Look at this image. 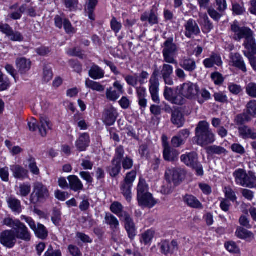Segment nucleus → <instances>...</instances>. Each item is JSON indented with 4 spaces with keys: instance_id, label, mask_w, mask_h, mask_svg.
Instances as JSON below:
<instances>
[{
    "instance_id": "obj_30",
    "label": "nucleus",
    "mask_w": 256,
    "mask_h": 256,
    "mask_svg": "<svg viewBox=\"0 0 256 256\" xmlns=\"http://www.w3.org/2000/svg\"><path fill=\"white\" fill-rule=\"evenodd\" d=\"M121 169V163L112 160V165L107 167L106 170L112 177L114 178L120 173Z\"/></svg>"
},
{
    "instance_id": "obj_27",
    "label": "nucleus",
    "mask_w": 256,
    "mask_h": 256,
    "mask_svg": "<svg viewBox=\"0 0 256 256\" xmlns=\"http://www.w3.org/2000/svg\"><path fill=\"white\" fill-rule=\"evenodd\" d=\"M222 62L220 56L212 54L210 58H206L204 61V64L206 68H211L216 64L218 66L222 65Z\"/></svg>"
},
{
    "instance_id": "obj_19",
    "label": "nucleus",
    "mask_w": 256,
    "mask_h": 256,
    "mask_svg": "<svg viewBox=\"0 0 256 256\" xmlns=\"http://www.w3.org/2000/svg\"><path fill=\"white\" fill-rule=\"evenodd\" d=\"M240 136L244 140L250 138L256 140V132L247 126H242L238 128Z\"/></svg>"
},
{
    "instance_id": "obj_59",
    "label": "nucleus",
    "mask_w": 256,
    "mask_h": 256,
    "mask_svg": "<svg viewBox=\"0 0 256 256\" xmlns=\"http://www.w3.org/2000/svg\"><path fill=\"white\" fill-rule=\"evenodd\" d=\"M110 26L112 30L116 33L118 32L122 28L121 23L118 22L115 17L112 18L110 22Z\"/></svg>"
},
{
    "instance_id": "obj_21",
    "label": "nucleus",
    "mask_w": 256,
    "mask_h": 256,
    "mask_svg": "<svg viewBox=\"0 0 256 256\" xmlns=\"http://www.w3.org/2000/svg\"><path fill=\"white\" fill-rule=\"evenodd\" d=\"M16 66L21 74H26L31 67V62L24 58H18L16 60Z\"/></svg>"
},
{
    "instance_id": "obj_24",
    "label": "nucleus",
    "mask_w": 256,
    "mask_h": 256,
    "mask_svg": "<svg viewBox=\"0 0 256 256\" xmlns=\"http://www.w3.org/2000/svg\"><path fill=\"white\" fill-rule=\"evenodd\" d=\"M70 190L74 192H80L84 189L82 182L76 176H70L68 177Z\"/></svg>"
},
{
    "instance_id": "obj_54",
    "label": "nucleus",
    "mask_w": 256,
    "mask_h": 256,
    "mask_svg": "<svg viewBox=\"0 0 256 256\" xmlns=\"http://www.w3.org/2000/svg\"><path fill=\"white\" fill-rule=\"evenodd\" d=\"M214 97L216 101L221 103H226L228 102L226 95L223 92H215Z\"/></svg>"
},
{
    "instance_id": "obj_61",
    "label": "nucleus",
    "mask_w": 256,
    "mask_h": 256,
    "mask_svg": "<svg viewBox=\"0 0 256 256\" xmlns=\"http://www.w3.org/2000/svg\"><path fill=\"white\" fill-rule=\"evenodd\" d=\"M19 221V220L16 219L14 220L12 218L7 217L3 220L2 223V225L14 228V227L16 225V223H17V222Z\"/></svg>"
},
{
    "instance_id": "obj_46",
    "label": "nucleus",
    "mask_w": 256,
    "mask_h": 256,
    "mask_svg": "<svg viewBox=\"0 0 256 256\" xmlns=\"http://www.w3.org/2000/svg\"><path fill=\"white\" fill-rule=\"evenodd\" d=\"M110 209L112 212L118 216L120 218L123 212H126L122 211L123 206L122 204L117 202H114L112 204Z\"/></svg>"
},
{
    "instance_id": "obj_39",
    "label": "nucleus",
    "mask_w": 256,
    "mask_h": 256,
    "mask_svg": "<svg viewBox=\"0 0 256 256\" xmlns=\"http://www.w3.org/2000/svg\"><path fill=\"white\" fill-rule=\"evenodd\" d=\"M234 176L236 178V182L238 184L242 186L244 182V178H246V172L243 169H238L234 172Z\"/></svg>"
},
{
    "instance_id": "obj_13",
    "label": "nucleus",
    "mask_w": 256,
    "mask_h": 256,
    "mask_svg": "<svg viewBox=\"0 0 256 256\" xmlns=\"http://www.w3.org/2000/svg\"><path fill=\"white\" fill-rule=\"evenodd\" d=\"M118 115L116 109L111 106L105 109L103 115V122L106 126H112L116 122Z\"/></svg>"
},
{
    "instance_id": "obj_4",
    "label": "nucleus",
    "mask_w": 256,
    "mask_h": 256,
    "mask_svg": "<svg viewBox=\"0 0 256 256\" xmlns=\"http://www.w3.org/2000/svg\"><path fill=\"white\" fill-rule=\"evenodd\" d=\"M136 176V171L132 170L126 174L124 181L120 184V189L122 193L128 202H130L132 200L131 189Z\"/></svg>"
},
{
    "instance_id": "obj_11",
    "label": "nucleus",
    "mask_w": 256,
    "mask_h": 256,
    "mask_svg": "<svg viewBox=\"0 0 256 256\" xmlns=\"http://www.w3.org/2000/svg\"><path fill=\"white\" fill-rule=\"evenodd\" d=\"M114 88L110 87L107 88L106 92V98L110 101L116 102L120 98V94L124 92L123 86L120 82L116 81L114 82Z\"/></svg>"
},
{
    "instance_id": "obj_17",
    "label": "nucleus",
    "mask_w": 256,
    "mask_h": 256,
    "mask_svg": "<svg viewBox=\"0 0 256 256\" xmlns=\"http://www.w3.org/2000/svg\"><path fill=\"white\" fill-rule=\"evenodd\" d=\"M138 204L141 206L152 208L156 204L150 193H148L137 196Z\"/></svg>"
},
{
    "instance_id": "obj_9",
    "label": "nucleus",
    "mask_w": 256,
    "mask_h": 256,
    "mask_svg": "<svg viewBox=\"0 0 256 256\" xmlns=\"http://www.w3.org/2000/svg\"><path fill=\"white\" fill-rule=\"evenodd\" d=\"M16 224V225L12 230L16 238L25 242L30 241L31 235L26 226L20 220L17 222Z\"/></svg>"
},
{
    "instance_id": "obj_6",
    "label": "nucleus",
    "mask_w": 256,
    "mask_h": 256,
    "mask_svg": "<svg viewBox=\"0 0 256 256\" xmlns=\"http://www.w3.org/2000/svg\"><path fill=\"white\" fill-rule=\"evenodd\" d=\"M185 172L180 168H167L165 172V177L169 182H172L174 186L179 185L184 179Z\"/></svg>"
},
{
    "instance_id": "obj_49",
    "label": "nucleus",
    "mask_w": 256,
    "mask_h": 256,
    "mask_svg": "<svg viewBox=\"0 0 256 256\" xmlns=\"http://www.w3.org/2000/svg\"><path fill=\"white\" fill-rule=\"evenodd\" d=\"M124 148L122 146H120L116 148V154L112 159L114 162H118L121 163L122 158H124Z\"/></svg>"
},
{
    "instance_id": "obj_14",
    "label": "nucleus",
    "mask_w": 256,
    "mask_h": 256,
    "mask_svg": "<svg viewBox=\"0 0 256 256\" xmlns=\"http://www.w3.org/2000/svg\"><path fill=\"white\" fill-rule=\"evenodd\" d=\"M173 67L169 64H164L161 67L160 74L166 84L172 86L174 84L172 78Z\"/></svg>"
},
{
    "instance_id": "obj_34",
    "label": "nucleus",
    "mask_w": 256,
    "mask_h": 256,
    "mask_svg": "<svg viewBox=\"0 0 256 256\" xmlns=\"http://www.w3.org/2000/svg\"><path fill=\"white\" fill-rule=\"evenodd\" d=\"M86 88L98 92H102L104 90V87L100 83L86 78Z\"/></svg>"
},
{
    "instance_id": "obj_47",
    "label": "nucleus",
    "mask_w": 256,
    "mask_h": 256,
    "mask_svg": "<svg viewBox=\"0 0 256 256\" xmlns=\"http://www.w3.org/2000/svg\"><path fill=\"white\" fill-rule=\"evenodd\" d=\"M30 185L24 183L20 186L18 194L22 197H26L30 194Z\"/></svg>"
},
{
    "instance_id": "obj_25",
    "label": "nucleus",
    "mask_w": 256,
    "mask_h": 256,
    "mask_svg": "<svg viewBox=\"0 0 256 256\" xmlns=\"http://www.w3.org/2000/svg\"><path fill=\"white\" fill-rule=\"evenodd\" d=\"M180 96L186 99L192 98V82H187L184 83L180 86L179 90Z\"/></svg>"
},
{
    "instance_id": "obj_38",
    "label": "nucleus",
    "mask_w": 256,
    "mask_h": 256,
    "mask_svg": "<svg viewBox=\"0 0 256 256\" xmlns=\"http://www.w3.org/2000/svg\"><path fill=\"white\" fill-rule=\"evenodd\" d=\"M53 78V73L52 68L48 65H45L43 68L42 82H48Z\"/></svg>"
},
{
    "instance_id": "obj_26",
    "label": "nucleus",
    "mask_w": 256,
    "mask_h": 256,
    "mask_svg": "<svg viewBox=\"0 0 256 256\" xmlns=\"http://www.w3.org/2000/svg\"><path fill=\"white\" fill-rule=\"evenodd\" d=\"M184 121V115L180 110H175L172 112L171 122L177 128L182 127Z\"/></svg>"
},
{
    "instance_id": "obj_55",
    "label": "nucleus",
    "mask_w": 256,
    "mask_h": 256,
    "mask_svg": "<svg viewBox=\"0 0 256 256\" xmlns=\"http://www.w3.org/2000/svg\"><path fill=\"white\" fill-rule=\"evenodd\" d=\"M184 143V140L180 138L178 134L174 136L171 140L172 148H179Z\"/></svg>"
},
{
    "instance_id": "obj_35",
    "label": "nucleus",
    "mask_w": 256,
    "mask_h": 256,
    "mask_svg": "<svg viewBox=\"0 0 256 256\" xmlns=\"http://www.w3.org/2000/svg\"><path fill=\"white\" fill-rule=\"evenodd\" d=\"M236 235L241 239L254 238V234L252 232L242 227L238 228L236 232Z\"/></svg>"
},
{
    "instance_id": "obj_15",
    "label": "nucleus",
    "mask_w": 256,
    "mask_h": 256,
    "mask_svg": "<svg viewBox=\"0 0 256 256\" xmlns=\"http://www.w3.org/2000/svg\"><path fill=\"white\" fill-rule=\"evenodd\" d=\"M243 46L246 49L244 54L246 57L256 54V42L254 35L245 40Z\"/></svg>"
},
{
    "instance_id": "obj_20",
    "label": "nucleus",
    "mask_w": 256,
    "mask_h": 256,
    "mask_svg": "<svg viewBox=\"0 0 256 256\" xmlns=\"http://www.w3.org/2000/svg\"><path fill=\"white\" fill-rule=\"evenodd\" d=\"M90 139L89 134L87 133L81 134L78 139L76 142V146L80 152L85 151L89 146Z\"/></svg>"
},
{
    "instance_id": "obj_58",
    "label": "nucleus",
    "mask_w": 256,
    "mask_h": 256,
    "mask_svg": "<svg viewBox=\"0 0 256 256\" xmlns=\"http://www.w3.org/2000/svg\"><path fill=\"white\" fill-rule=\"evenodd\" d=\"M208 12L214 20L217 22H218L222 16V14H220V12H218L212 7L208 8Z\"/></svg>"
},
{
    "instance_id": "obj_37",
    "label": "nucleus",
    "mask_w": 256,
    "mask_h": 256,
    "mask_svg": "<svg viewBox=\"0 0 256 256\" xmlns=\"http://www.w3.org/2000/svg\"><path fill=\"white\" fill-rule=\"evenodd\" d=\"M251 120V116L246 112L237 115L234 122L238 125H242L246 122H250Z\"/></svg>"
},
{
    "instance_id": "obj_7",
    "label": "nucleus",
    "mask_w": 256,
    "mask_h": 256,
    "mask_svg": "<svg viewBox=\"0 0 256 256\" xmlns=\"http://www.w3.org/2000/svg\"><path fill=\"white\" fill-rule=\"evenodd\" d=\"M164 96V98L172 104L182 106L185 104L186 102V100L182 98L180 94H178L176 92H175L173 88L165 86Z\"/></svg>"
},
{
    "instance_id": "obj_8",
    "label": "nucleus",
    "mask_w": 256,
    "mask_h": 256,
    "mask_svg": "<svg viewBox=\"0 0 256 256\" xmlns=\"http://www.w3.org/2000/svg\"><path fill=\"white\" fill-rule=\"evenodd\" d=\"M28 126L30 130L32 132H34L38 128L42 136H46L47 130L51 129V126L47 118L41 117L39 126H38L36 122H30Z\"/></svg>"
},
{
    "instance_id": "obj_16",
    "label": "nucleus",
    "mask_w": 256,
    "mask_h": 256,
    "mask_svg": "<svg viewBox=\"0 0 256 256\" xmlns=\"http://www.w3.org/2000/svg\"><path fill=\"white\" fill-rule=\"evenodd\" d=\"M180 153L178 151L170 145L166 144L163 148V156L166 162H174L178 159Z\"/></svg>"
},
{
    "instance_id": "obj_56",
    "label": "nucleus",
    "mask_w": 256,
    "mask_h": 256,
    "mask_svg": "<svg viewBox=\"0 0 256 256\" xmlns=\"http://www.w3.org/2000/svg\"><path fill=\"white\" fill-rule=\"evenodd\" d=\"M180 160L188 166L192 167V153L188 152L181 156Z\"/></svg>"
},
{
    "instance_id": "obj_51",
    "label": "nucleus",
    "mask_w": 256,
    "mask_h": 256,
    "mask_svg": "<svg viewBox=\"0 0 256 256\" xmlns=\"http://www.w3.org/2000/svg\"><path fill=\"white\" fill-rule=\"evenodd\" d=\"M224 191L225 194V196L227 199L230 200L233 202L236 200V196L235 192L230 187H225Z\"/></svg>"
},
{
    "instance_id": "obj_2",
    "label": "nucleus",
    "mask_w": 256,
    "mask_h": 256,
    "mask_svg": "<svg viewBox=\"0 0 256 256\" xmlns=\"http://www.w3.org/2000/svg\"><path fill=\"white\" fill-rule=\"evenodd\" d=\"M164 61L168 64H176V56L178 51V46L174 42L172 37L168 38L163 44Z\"/></svg>"
},
{
    "instance_id": "obj_22",
    "label": "nucleus",
    "mask_w": 256,
    "mask_h": 256,
    "mask_svg": "<svg viewBox=\"0 0 256 256\" xmlns=\"http://www.w3.org/2000/svg\"><path fill=\"white\" fill-rule=\"evenodd\" d=\"M149 82V90L152 96V98L154 102L160 104V100L158 96L159 81L150 80Z\"/></svg>"
},
{
    "instance_id": "obj_32",
    "label": "nucleus",
    "mask_w": 256,
    "mask_h": 256,
    "mask_svg": "<svg viewBox=\"0 0 256 256\" xmlns=\"http://www.w3.org/2000/svg\"><path fill=\"white\" fill-rule=\"evenodd\" d=\"M244 184L243 183L242 186H246L250 188H252L256 186V176L252 172H249L248 174L246 173V178L244 180Z\"/></svg>"
},
{
    "instance_id": "obj_52",
    "label": "nucleus",
    "mask_w": 256,
    "mask_h": 256,
    "mask_svg": "<svg viewBox=\"0 0 256 256\" xmlns=\"http://www.w3.org/2000/svg\"><path fill=\"white\" fill-rule=\"evenodd\" d=\"M246 94L250 97L256 98V84L250 82L246 87Z\"/></svg>"
},
{
    "instance_id": "obj_40",
    "label": "nucleus",
    "mask_w": 256,
    "mask_h": 256,
    "mask_svg": "<svg viewBox=\"0 0 256 256\" xmlns=\"http://www.w3.org/2000/svg\"><path fill=\"white\" fill-rule=\"evenodd\" d=\"M0 91L7 90L10 86V82L8 77H5L2 72L0 70Z\"/></svg>"
},
{
    "instance_id": "obj_1",
    "label": "nucleus",
    "mask_w": 256,
    "mask_h": 256,
    "mask_svg": "<svg viewBox=\"0 0 256 256\" xmlns=\"http://www.w3.org/2000/svg\"><path fill=\"white\" fill-rule=\"evenodd\" d=\"M196 144L202 147H206L216 141L215 134L210 128L209 124L206 120L200 121L195 130Z\"/></svg>"
},
{
    "instance_id": "obj_42",
    "label": "nucleus",
    "mask_w": 256,
    "mask_h": 256,
    "mask_svg": "<svg viewBox=\"0 0 256 256\" xmlns=\"http://www.w3.org/2000/svg\"><path fill=\"white\" fill-rule=\"evenodd\" d=\"M62 214L60 210L56 208H54L52 215V220L53 224L56 226H60L62 220Z\"/></svg>"
},
{
    "instance_id": "obj_29",
    "label": "nucleus",
    "mask_w": 256,
    "mask_h": 256,
    "mask_svg": "<svg viewBox=\"0 0 256 256\" xmlns=\"http://www.w3.org/2000/svg\"><path fill=\"white\" fill-rule=\"evenodd\" d=\"M89 76L94 80H99L103 78L104 72L96 64H92L88 71Z\"/></svg>"
},
{
    "instance_id": "obj_12",
    "label": "nucleus",
    "mask_w": 256,
    "mask_h": 256,
    "mask_svg": "<svg viewBox=\"0 0 256 256\" xmlns=\"http://www.w3.org/2000/svg\"><path fill=\"white\" fill-rule=\"evenodd\" d=\"M158 246L161 253L164 255L172 254L178 248V243L176 240L171 242L167 240H162L158 243Z\"/></svg>"
},
{
    "instance_id": "obj_44",
    "label": "nucleus",
    "mask_w": 256,
    "mask_h": 256,
    "mask_svg": "<svg viewBox=\"0 0 256 256\" xmlns=\"http://www.w3.org/2000/svg\"><path fill=\"white\" fill-rule=\"evenodd\" d=\"M154 231L152 230H148L145 232L142 235L141 242L144 243V244H148L154 238Z\"/></svg>"
},
{
    "instance_id": "obj_23",
    "label": "nucleus",
    "mask_w": 256,
    "mask_h": 256,
    "mask_svg": "<svg viewBox=\"0 0 256 256\" xmlns=\"http://www.w3.org/2000/svg\"><path fill=\"white\" fill-rule=\"evenodd\" d=\"M10 169L12 172L14 176L16 178L23 180L28 176V171L19 165L11 166Z\"/></svg>"
},
{
    "instance_id": "obj_18",
    "label": "nucleus",
    "mask_w": 256,
    "mask_h": 256,
    "mask_svg": "<svg viewBox=\"0 0 256 256\" xmlns=\"http://www.w3.org/2000/svg\"><path fill=\"white\" fill-rule=\"evenodd\" d=\"M230 62L232 66L238 68L244 72L247 71L246 64L242 56L238 53H231L230 54Z\"/></svg>"
},
{
    "instance_id": "obj_31",
    "label": "nucleus",
    "mask_w": 256,
    "mask_h": 256,
    "mask_svg": "<svg viewBox=\"0 0 256 256\" xmlns=\"http://www.w3.org/2000/svg\"><path fill=\"white\" fill-rule=\"evenodd\" d=\"M7 202L8 206L12 212L20 214L22 212V206L20 200L14 197H10Z\"/></svg>"
},
{
    "instance_id": "obj_3",
    "label": "nucleus",
    "mask_w": 256,
    "mask_h": 256,
    "mask_svg": "<svg viewBox=\"0 0 256 256\" xmlns=\"http://www.w3.org/2000/svg\"><path fill=\"white\" fill-rule=\"evenodd\" d=\"M49 192L47 188L42 183L34 184V190L30 194V202L33 204L44 202L49 197Z\"/></svg>"
},
{
    "instance_id": "obj_62",
    "label": "nucleus",
    "mask_w": 256,
    "mask_h": 256,
    "mask_svg": "<svg viewBox=\"0 0 256 256\" xmlns=\"http://www.w3.org/2000/svg\"><path fill=\"white\" fill-rule=\"evenodd\" d=\"M232 11L234 13L237 15H240L244 14L245 12V8L244 6V4H240L236 3L232 4Z\"/></svg>"
},
{
    "instance_id": "obj_60",
    "label": "nucleus",
    "mask_w": 256,
    "mask_h": 256,
    "mask_svg": "<svg viewBox=\"0 0 256 256\" xmlns=\"http://www.w3.org/2000/svg\"><path fill=\"white\" fill-rule=\"evenodd\" d=\"M66 6L70 10H76L78 8V0H64Z\"/></svg>"
},
{
    "instance_id": "obj_53",
    "label": "nucleus",
    "mask_w": 256,
    "mask_h": 256,
    "mask_svg": "<svg viewBox=\"0 0 256 256\" xmlns=\"http://www.w3.org/2000/svg\"><path fill=\"white\" fill-rule=\"evenodd\" d=\"M124 79L128 85L134 87H135L138 84V82H139L137 74H135L134 76H126Z\"/></svg>"
},
{
    "instance_id": "obj_57",
    "label": "nucleus",
    "mask_w": 256,
    "mask_h": 256,
    "mask_svg": "<svg viewBox=\"0 0 256 256\" xmlns=\"http://www.w3.org/2000/svg\"><path fill=\"white\" fill-rule=\"evenodd\" d=\"M211 78L214 83L216 85L222 84L224 80L222 75L218 72H215L212 74Z\"/></svg>"
},
{
    "instance_id": "obj_48",
    "label": "nucleus",
    "mask_w": 256,
    "mask_h": 256,
    "mask_svg": "<svg viewBox=\"0 0 256 256\" xmlns=\"http://www.w3.org/2000/svg\"><path fill=\"white\" fill-rule=\"evenodd\" d=\"M180 65L186 70H192V60L190 57L184 58L180 62Z\"/></svg>"
},
{
    "instance_id": "obj_41",
    "label": "nucleus",
    "mask_w": 256,
    "mask_h": 256,
    "mask_svg": "<svg viewBox=\"0 0 256 256\" xmlns=\"http://www.w3.org/2000/svg\"><path fill=\"white\" fill-rule=\"evenodd\" d=\"M137 196L150 193L148 192V186L144 180L142 178L140 179V181L137 188Z\"/></svg>"
},
{
    "instance_id": "obj_50",
    "label": "nucleus",
    "mask_w": 256,
    "mask_h": 256,
    "mask_svg": "<svg viewBox=\"0 0 256 256\" xmlns=\"http://www.w3.org/2000/svg\"><path fill=\"white\" fill-rule=\"evenodd\" d=\"M120 218L125 222V228L135 226L132 218L128 212H123Z\"/></svg>"
},
{
    "instance_id": "obj_5",
    "label": "nucleus",
    "mask_w": 256,
    "mask_h": 256,
    "mask_svg": "<svg viewBox=\"0 0 256 256\" xmlns=\"http://www.w3.org/2000/svg\"><path fill=\"white\" fill-rule=\"evenodd\" d=\"M232 38L240 42L242 39L246 40L252 35H254L253 32L248 27L240 26L237 21H234L230 26Z\"/></svg>"
},
{
    "instance_id": "obj_28",
    "label": "nucleus",
    "mask_w": 256,
    "mask_h": 256,
    "mask_svg": "<svg viewBox=\"0 0 256 256\" xmlns=\"http://www.w3.org/2000/svg\"><path fill=\"white\" fill-rule=\"evenodd\" d=\"M205 150L207 154L210 156H212L214 154L219 156L222 154L226 155L228 152L224 148L216 145L208 146L206 147Z\"/></svg>"
},
{
    "instance_id": "obj_45",
    "label": "nucleus",
    "mask_w": 256,
    "mask_h": 256,
    "mask_svg": "<svg viewBox=\"0 0 256 256\" xmlns=\"http://www.w3.org/2000/svg\"><path fill=\"white\" fill-rule=\"evenodd\" d=\"M28 166L30 172L35 175H38L40 174V170L36 166V160L34 158L30 156L28 160Z\"/></svg>"
},
{
    "instance_id": "obj_33",
    "label": "nucleus",
    "mask_w": 256,
    "mask_h": 256,
    "mask_svg": "<svg viewBox=\"0 0 256 256\" xmlns=\"http://www.w3.org/2000/svg\"><path fill=\"white\" fill-rule=\"evenodd\" d=\"M104 220L106 224H108L112 230L118 228L119 222L114 216L110 213H106Z\"/></svg>"
},
{
    "instance_id": "obj_43",
    "label": "nucleus",
    "mask_w": 256,
    "mask_h": 256,
    "mask_svg": "<svg viewBox=\"0 0 256 256\" xmlns=\"http://www.w3.org/2000/svg\"><path fill=\"white\" fill-rule=\"evenodd\" d=\"M246 112L252 117L256 118V100H252L246 106Z\"/></svg>"
},
{
    "instance_id": "obj_36",
    "label": "nucleus",
    "mask_w": 256,
    "mask_h": 256,
    "mask_svg": "<svg viewBox=\"0 0 256 256\" xmlns=\"http://www.w3.org/2000/svg\"><path fill=\"white\" fill-rule=\"evenodd\" d=\"M36 235L40 239H45L48 236V232L46 227L42 224H38L36 230H34Z\"/></svg>"
},
{
    "instance_id": "obj_63",
    "label": "nucleus",
    "mask_w": 256,
    "mask_h": 256,
    "mask_svg": "<svg viewBox=\"0 0 256 256\" xmlns=\"http://www.w3.org/2000/svg\"><path fill=\"white\" fill-rule=\"evenodd\" d=\"M62 252L60 250H54L52 246L50 245L47 251L45 252L44 256H62Z\"/></svg>"
},
{
    "instance_id": "obj_10",
    "label": "nucleus",
    "mask_w": 256,
    "mask_h": 256,
    "mask_svg": "<svg viewBox=\"0 0 256 256\" xmlns=\"http://www.w3.org/2000/svg\"><path fill=\"white\" fill-rule=\"evenodd\" d=\"M0 242L8 248H13L16 244V238L12 230H5L1 232Z\"/></svg>"
},
{
    "instance_id": "obj_64",
    "label": "nucleus",
    "mask_w": 256,
    "mask_h": 256,
    "mask_svg": "<svg viewBox=\"0 0 256 256\" xmlns=\"http://www.w3.org/2000/svg\"><path fill=\"white\" fill-rule=\"evenodd\" d=\"M133 163V160L131 158L126 156L122 160V168L126 170H130L132 167Z\"/></svg>"
}]
</instances>
